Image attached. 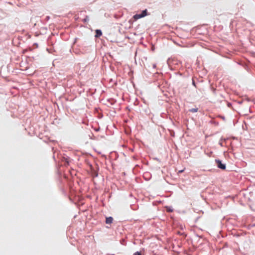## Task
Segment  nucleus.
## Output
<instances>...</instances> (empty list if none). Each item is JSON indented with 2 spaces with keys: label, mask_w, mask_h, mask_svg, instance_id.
I'll list each match as a JSON object with an SVG mask.
<instances>
[{
  "label": "nucleus",
  "mask_w": 255,
  "mask_h": 255,
  "mask_svg": "<svg viewBox=\"0 0 255 255\" xmlns=\"http://www.w3.org/2000/svg\"><path fill=\"white\" fill-rule=\"evenodd\" d=\"M215 162L218 168L222 170H225L226 169V165L225 164L222 163L221 160L219 159H216L215 160Z\"/></svg>",
  "instance_id": "1"
},
{
  "label": "nucleus",
  "mask_w": 255,
  "mask_h": 255,
  "mask_svg": "<svg viewBox=\"0 0 255 255\" xmlns=\"http://www.w3.org/2000/svg\"><path fill=\"white\" fill-rule=\"evenodd\" d=\"M113 218L111 217H107L106 219V223L108 224H110L113 222Z\"/></svg>",
  "instance_id": "2"
},
{
  "label": "nucleus",
  "mask_w": 255,
  "mask_h": 255,
  "mask_svg": "<svg viewBox=\"0 0 255 255\" xmlns=\"http://www.w3.org/2000/svg\"><path fill=\"white\" fill-rule=\"evenodd\" d=\"M102 35V32L101 30L97 29L96 30V35L95 37H99Z\"/></svg>",
  "instance_id": "3"
},
{
  "label": "nucleus",
  "mask_w": 255,
  "mask_h": 255,
  "mask_svg": "<svg viewBox=\"0 0 255 255\" xmlns=\"http://www.w3.org/2000/svg\"><path fill=\"white\" fill-rule=\"evenodd\" d=\"M133 17L135 20H137L140 18L143 17V16L142 14H136L134 15Z\"/></svg>",
  "instance_id": "4"
},
{
  "label": "nucleus",
  "mask_w": 255,
  "mask_h": 255,
  "mask_svg": "<svg viewBox=\"0 0 255 255\" xmlns=\"http://www.w3.org/2000/svg\"><path fill=\"white\" fill-rule=\"evenodd\" d=\"M198 110V108H192L189 110V111L191 113H195L197 112Z\"/></svg>",
  "instance_id": "5"
},
{
  "label": "nucleus",
  "mask_w": 255,
  "mask_h": 255,
  "mask_svg": "<svg viewBox=\"0 0 255 255\" xmlns=\"http://www.w3.org/2000/svg\"><path fill=\"white\" fill-rule=\"evenodd\" d=\"M142 14L143 16L144 17L147 15V10L145 9L142 11V13H141Z\"/></svg>",
  "instance_id": "6"
},
{
  "label": "nucleus",
  "mask_w": 255,
  "mask_h": 255,
  "mask_svg": "<svg viewBox=\"0 0 255 255\" xmlns=\"http://www.w3.org/2000/svg\"><path fill=\"white\" fill-rule=\"evenodd\" d=\"M134 255H141L140 252H136L134 254Z\"/></svg>",
  "instance_id": "7"
}]
</instances>
